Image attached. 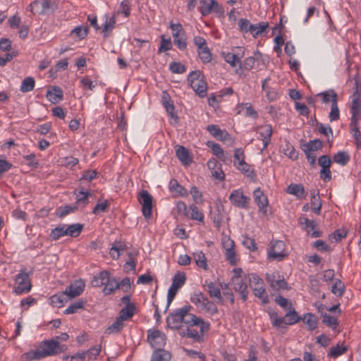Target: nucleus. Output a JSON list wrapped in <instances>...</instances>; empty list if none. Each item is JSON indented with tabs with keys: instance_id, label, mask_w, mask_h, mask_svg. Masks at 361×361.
Masks as SVG:
<instances>
[{
	"instance_id": "nucleus-1",
	"label": "nucleus",
	"mask_w": 361,
	"mask_h": 361,
	"mask_svg": "<svg viewBox=\"0 0 361 361\" xmlns=\"http://www.w3.org/2000/svg\"><path fill=\"white\" fill-rule=\"evenodd\" d=\"M66 345H61L57 340H45L39 343V349L27 352L23 356L28 361L39 360L46 357L58 355L66 351Z\"/></svg>"
},
{
	"instance_id": "nucleus-2",
	"label": "nucleus",
	"mask_w": 361,
	"mask_h": 361,
	"mask_svg": "<svg viewBox=\"0 0 361 361\" xmlns=\"http://www.w3.org/2000/svg\"><path fill=\"white\" fill-rule=\"evenodd\" d=\"M268 314L272 326L276 329H285L287 326L295 324L301 319L295 310H290L283 317H279L275 311H269Z\"/></svg>"
},
{
	"instance_id": "nucleus-3",
	"label": "nucleus",
	"mask_w": 361,
	"mask_h": 361,
	"mask_svg": "<svg viewBox=\"0 0 361 361\" xmlns=\"http://www.w3.org/2000/svg\"><path fill=\"white\" fill-rule=\"evenodd\" d=\"M192 310L191 305H184L181 307L180 312L182 313V324H185L187 326H200L202 331H209L210 329V324L205 322L201 317L190 313Z\"/></svg>"
},
{
	"instance_id": "nucleus-4",
	"label": "nucleus",
	"mask_w": 361,
	"mask_h": 361,
	"mask_svg": "<svg viewBox=\"0 0 361 361\" xmlns=\"http://www.w3.org/2000/svg\"><path fill=\"white\" fill-rule=\"evenodd\" d=\"M190 301L201 311L212 316L218 312L215 303L208 299L202 292H195L190 295Z\"/></svg>"
},
{
	"instance_id": "nucleus-5",
	"label": "nucleus",
	"mask_w": 361,
	"mask_h": 361,
	"mask_svg": "<svg viewBox=\"0 0 361 361\" xmlns=\"http://www.w3.org/2000/svg\"><path fill=\"white\" fill-rule=\"evenodd\" d=\"M249 281L254 295L260 299L263 304H267L269 300L264 287V281L255 274L250 275Z\"/></svg>"
},
{
	"instance_id": "nucleus-6",
	"label": "nucleus",
	"mask_w": 361,
	"mask_h": 361,
	"mask_svg": "<svg viewBox=\"0 0 361 361\" xmlns=\"http://www.w3.org/2000/svg\"><path fill=\"white\" fill-rule=\"evenodd\" d=\"M16 286L13 288V293L17 295L27 293L31 290L32 283L30 276L25 270H20L16 276Z\"/></svg>"
},
{
	"instance_id": "nucleus-7",
	"label": "nucleus",
	"mask_w": 361,
	"mask_h": 361,
	"mask_svg": "<svg viewBox=\"0 0 361 361\" xmlns=\"http://www.w3.org/2000/svg\"><path fill=\"white\" fill-rule=\"evenodd\" d=\"M266 281L274 291L290 289L284 276L278 271L267 273Z\"/></svg>"
},
{
	"instance_id": "nucleus-8",
	"label": "nucleus",
	"mask_w": 361,
	"mask_h": 361,
	"mask_svg": "<svg viewBox=\"0 0 361 361\" xmlns=\"http://www.w3.org/2000/svg\"><path fill=\"white\" fill-rule=\"evenodd\" d=\"M188 81L191 87L200 97H204L207 95V84L202 78L197 71H192L188 76Z\"/></svg>"
},
{
	"instance_id": "nucleus-9",
	"label": "nucleus",
	"mask_w": 361,
	"mask_h": 361,
	"mask_svg": "<svg viewBox=\"0 0 361 361\" xmlns=\"http://www.w3.org/2000/svg\"><path fill=\"white\" fill-rule=\"evenodd\" d=\"M285 247L286 244L283 241H272L268 250V257L273 259H277L279 261L282 260L285 257L287 256Z\"/></svg>"
},
{
	"instance_id": "nucleus-10",
	"label": "nucleus",
	"mask_w": 361,
	"mask_h": 361,
	"mask_svg": "<svg viewBox=\"0 0 361 361\" xmlns=\"http://www.w3.org/2000/svg\"><path fill=\"white\" fill-rule=\"evenodd\" d=\"M138 201L142 205V212L145 219L152 217V197L147 191L142 190L138 196Z\"/></svg>"
},
{
	"instance_id": "nucleus-11",
	"label": "nucleus",
	"mask_w": 361,
	"mask_h": 361,
	"mask_svg": "<svg viewBox=\"0 0 361 361\" xmlns=\"http://www.w3.org/2000/svg\"><path fill=\"white\" fill-rule=\"evenodd\" d=\"M229 200L236 207L246 209L248 207L250 198L242 190H234L229 195Z\"/></svg>"
},
{
	"instance_id": "nucleus-12",
	"label": "nucleus",
	"mask_w": 361,
	"mask_h": 361,
	"mask_svg": "<svg viewBox=\"0 0 361 361\" xmlns=\"http://www.w3.org/2000/svg\"><path fill=\"white\" fill-rule=\"evenodd\" d=\"M147 340L153 348L159 349L165 344V335L159 330H149Z\"/></svg>"
},
{
	"instance_id": "nucleus-13",
	"label": "nucleus",
	"mask_w": 361,
	"mask_h": 361,
	"mask_svg": "<svg viewBox=\"0 0 361 361\" xmlns=\"http://www.w3.org/2000/svg\"><path fill=\"white\" fill-rule=\"evenodd\" d=\"M253 197L255 202L259 207V211L264 215L267 213V207L269 205V201L267 197L264 195L260 188H257L253 192Z\"/></svg>"
},
{
	"instance_id": "nucleus-14",
	"label": "nucleus",
	"mask_w": 361,
	"mask_h": 361,
	"mask_svg": "<svg viewBox=\"0 0 361 361\" xmlns=\"http://www.w3.org/2000/svg\"><path fill=\"white\" fill-rule=\"evenodd\" d=\"M299 224L312 238H318L321 236L322 233L319 231L314 230L317 226V223L314 221L310 220L307 217L301 216L299 218Z\"/></svg>"
},
{
	"instance_id": "nucleus-15",
	"label": "nucleus",
	"mask_w": 361,
	"mask_h": 361,
	"mask_svg": "<svg viewBox=\"0 0 361 361\" xmlns=\"http://www.w3.org/2000/svg\"><path fill=\"white\" fill-rule=\"evenodd\" d=\"M181 308L177 309L175 311L169 313L166 318L167 326L173 329H179L181 331L182 326V313L180 312Z\"/></svg>"
},
{
	"instance_id": "nucleus-16",
	"label": "nucleus",
	"mask_w": 361,
	"mask_h": 361,
	"mask_svg": "<svg viewBox=\"0 0 361 361\" xmlns=\"http://www.w3.org/2000/svg\"><path fill=\"white\" fill-rule=\"evenodd\" d=\"M232 283L233 289L240 293L243 301H246L249 293L246 276L244 275V277L241 279H233Z\"/></svg>"
},
{
	"instance_id": "nucleus-17",
	"label": "nucleus",
	"mask_w": 361,
	"mask_h": 361,
	"mask_svg": "<svg viewBox=\"0 0 361 361\" xmlns=\"http://www.w3.org/2000/svg\"><path fill=\"white\" fill-rule=\"evenodd\" d=\"M207 166L211 171L213 178L219 180H224L225 179V173L221 169V164H220L216 159H210L207 161Z\"/></svg>"
},
{
	"instance_id": "nucleus-18",
	"label": "nucleus",
	"mask_w": 361,
	"mask_h": 361,
	"mask_svg": "<svg viewBox=\"0 0 361 361\" xmlns=\"http://www.w3.org/2000/svg\"><path fill=\"white\" fill-rule=\"evenodd\" d=\"M84 289L85 282L82 280H76L66 288L65 294L70 298H73L80 295Z\"/></svg>"
},
{
	"instance_id": "nucleus-19",
	"label": "nucleus",
	"mask_w": 361,
	"mask_h": 361,
	"mask_svg": "<svg viewBox=\"0 0 361 361\" xmlns=\"http://www.w3.org/2000/svg\"><path fill=\"white\" fill-rule=\"evenodd\" d=\"M259 139L263 142V149H266L271 142L273 130L270 124H265L258 127Z\"/></svg>"
},
{
	"instance_id": "nucleus-20",
	"label": "nucleus",
	"mask_w": 361,
	"mask_h": 361,
	"mask_svg": "<svg viewBox=\"0 0 361 361\" xmlns=\"http://www.w3.org/2000/svg\"><path fill=\"white\" fill-rule=\"evenodd\" d=\"M192 326H187L185 329H182L179 331V334L182 337H188L192 338L197 343H202L204 341V334L206 331H202L200 329V332L191 328Z\"/></svg>"
},
{
	"instance_id": "nucleus-21",
	"label": "nucleus",
	"mask_w": 361,
	"mask_h": 361,
	"mask_svg": "<svg viewBox=\"0 0 361 361\" xmlns=\"http://www.w3.org/2000/svg\"><path fill=\"white\" fill-rule=\"evenodd\" d=\"M224 249L226 250V259L231 265L236 264L235 252L234 250V242L230 239L223 243Z\"/></svg>"
},
{
	"instance_id": "nucleus-22",
	"label": "nucleus",
	"mask_w": 361,
	"mask_h": 361,
	"mask_svg": "<svg viewBox=\"0 0 361 361\" xmlns=\"http://www.w3.org/2000/svg\"><path fill=\"white\" fill-rule=\"evenodd\" d=\"M47 99L52 104H57L63 99V90L56 86L49 90L46 94Z\"/></svg>"
},
{
	"instance_id": "nucleus-23",
	"label": "nucleus",
	"mask_w": 361,
	"mask_h": 361,
	"mask_svg": "<svg viewBox=\"0 0 361 361\" xmlns=\"http://www.w3.org/2000/svg\"><path fill=\"white\" fill-rule=\"evenodd\" d=\"M310 195H311L310 204H311L312 209L315 214H319L321 212V208H322V200L319 195V192L317 190H312L310 192Z\"/></svg>"
},
{
	"instance_id": "nucleus-24",
	"label": "nucleus",
	"mask_w": 361,
	"mask_h": 361,
	"mask_svg": "<svg viewBox=\"0 0 361 361\" xmlns=\"http://www.w3.org/2000/svg\"><path fill=\"white\" fill-rule=\"evenodd\" d=\"M110 275V272L104 270L100 271L98 274L95 275L91 281V285L93 287H101L104 286L105 283L108 281V277Z\"/></svg>"
},
{
	"instance_id": "nucleus-25",
	"label": "nucleus",
	"mask_w": 361,
	"mask_h": 361,
	"mask_svg": "<svg viewBox=\"0 0 361 361\" xmlns=\"http://www.w3.org/2000/svg\"><path fill=\"white\" fill-rule=\"evenodd\" d=\"M169 188L171 192H176L177 195L181 197H185L188 195V190L183 186L179 184L178 180L176 179H172L170 180Z\"/></svg>"
},
{
	"instance_id": "nucleus-26",
	"label": "nucleus",
	"mask_w": 361,
	"mask_h": 361,
	"mask_svg": "<svg viewBox=\"0 0 361 361\" xmlns=\"http://www.w3.org/2000/svg\"><path fill=\"white\" fill-rule=\"evenodd\" d=\"M286 192L300 199L305 197L306 195L305 188L302 184H290L288 186Z\"/></svg>"
},
{
	"instance_id": "nucleus-27",
	"label": "nucleus",
	"mask_w": 361,
	"mask_h": 361,
	"mask_svg": "<svg viewBox=\"0 0 361 361\" xmlns=\"http://www.w3.org/2000/svg\"><path fill=\"white\" fill-rule=\"evenodd\" d=\"M108 281H106L104 284V287L103 288V293L105 295H108L116 291L119 288V286L118 285V281L114 277H111V274L108 277Z\"/></svg>"
},
{
	"instance_id": "nucleus-28",
	"label": "nucleus",
	"mask_w": 361,
	"mask_h": 361,
	"mask_svg": "<svg viewBox=\"0 0 361 361\" xmlns=\"http://www.w3.org/2000/svg\"><path fill=\"white\" fill-rule=\"evenodd\" d=\"M317 96L320 97L322 98V102L325 104L331 102V104L336 102H338V94L333 89L322 92L319 93Z\"/></svg>"
},
{
	"instance_id": "nucleus-29",
	"label": "nucleus",
	"mask_w": 361,
	"mask_h": 361,
	"mask_svg": "<svg viewBox=\"0 0 361 361\" xmlns=\"http://www.w3.org/2000/svg\"><path fill=\"white\" fill-rule=\"evenodd\" d=\"M176 151V156L183 164L188 165L192 162V159L189 156V152L185 147L178 145Z\"/></svg>"
},
{
	"instance_id": "nucleus-30",
	"label": "nucleus",
	"mask_w": 361,
	"mask_h": 361,
	"mask_svg": "<svg viewBox=\"0 0 361 361\" xmlns=\"http://www.w3.org/2000/svg\"><path fill=\"white\" fill-rule=\"evenodd\" d=\"M91 194L88 191H80L76 195L75 204L78 206V209L85 208L89 203V196Z\"/></svg>"
},
{
	"instance_id": "nucleus-31",
	"label": "nucleus",
	"mask_w": 361,
	"mask_h": 361,
	"mask_svg": "<svg viewBox=\"0 0 361 361\" xmlns=\"http://www.w3.org/2000/svg\"><path fill=\"white\" fill-rule=\"evenodd\" d=\"M207 130L215 138L218 140H225V137L228 135L226 132H224L216 125H209L207 126Z\"/></svg>"
},
{
	"instance_id": "nucleus-32",
	"label": "nucleus",
	"mask_w": 361,
	"mask_h": 361,
	"mask_svg": "<svg viewBox=\"0 0 361 361\" xmlns=\"http://www.w3.org/2000/svg\"><path fill=\"white\" fill-rule=\"evenodd\" d=\"M65 291L55 294L49 298L50 304L55 307H61L67 302Z\"/></svg>"
},
{
	"instance_id": "nucleus-33",
	"label": "nucleus",
	"mask_w": 361,
	"mask_h": 361,
	"mask_svg": "<svg viewBox=\"0 0 361 361\" xmlns=\"http://www.w3.org/2000/svg\"><path fill=\"white\" fill-rule=\"evenodd\" d=\"M83 228V225L80 224H74L66 227L65 225L66 235L76 238L80 235Z\"/></svg>"
},
{
	"instance_id": "nucleus-34",
	"label": "nucleus",
	"mask_w": 361,
	"mask_h": 361,
	"mask_svg": "<svg viewBox=\"0 0 361 361\" xmlns=\"http://www.w3.org/2000/svg\"><path fill=\"white\" fill-rule=\"evenodd\" d=\"M350 113L353 116H361V100L358 94L355 93L352 101Z\"/></svg>"
},
{
	"instance_id": "nucleus-35",
	"label": "nucleus",
	"mask_w": 361,
	"mask_h": 361,
	"mask_svg": "<svg viewBox=\"0 0 361 361\" xmlns=\"http://www.w3.org/2000/svg\"><path fill=\"white\" fill-rule=\"evenodd\" d=\"M300 320H302L308 326V329L310 331L314 330L317 328V318L312 313L305 314Z\"/></svg>"
},
{
	"instance_id": "nucleus-36",
	"label": "nucleus",
	"mask_w": 361,
	"mask_h": 361,
	"mask_svg": "<svg viewBox=\"0 0 361 361\" xmlns=\"http://www.w3.org/2000/svg\"><path fill=\"white\" fill-rule=\"evenodd\" d=\"M124 326L123 322L116 317L115 322L105 330V334L110 335L120 332Z\"/></svg>"
},
{
	"instance_id": "nucleus-37",
	"label": "nucleus",
	"mask_w": 361,
	"mask_h": 361,
	"mask_svg": "<svg viewBox=\"0 0 361 361\" xmlns=\"http://www.w3.org/2000/svg\"><path fill=\"white\" fill-rule=\"evenodd\" d=\"M79 210L78 206L73 204V205H66L60 207L56 209V216L59 218H63L71 213H73Z\"/></svg>"
},
{
	"instance_id": "nucleus-38",
	"label": "nucleus",
	"mask_w": 361,
	"mask_h": 361,
	"mask_svg": "<svg viewBox=\"0 0 361 361\" xmlns=\"http://www.w3.org/2000/svg\"><path fill=\"white\" fill-rule=\"evenodd\" d=\"M322 146L323 142L320 140H313L304 144L302 149L303 151L314 152L321 149Z\"/></svg>"
},
{
	"instance_id": "nucleus-39",
	"label": "nucleus",
	"mask_w": 361,
	"mask_h": 361,
	"mask_svg": "<svg viewBox=\"0 0 361 361\" xmlns=\"http://www.w3.org/2000/svg\"><path fill=\"white\" fill-rule=\"evenodd\" d=\"M171 355L166 350L156 349L152 355L151 361H168L170 359Z\"/></svg>"
},
{
	"instance_id": "nucleus-40",
	"label": "nucleus",
	"mask_w": 361,
	"mask_h": 361,
	"mask_svg": "<svg viewBox=\"0 0 361 361\" xmlns=\"http://www.w3.org/2000/svg\"><path fill=\"white\" fill-rule=\"evenodd\" d=\"M35 85V79L32 77H27L22 81L20 90L22 92H30L34 90Z\"/></svg>"
},
{
	"instance_id": "nucleus-41",
	"label": "nucleus",
	"mask_w": 361,
	"mask_h": 361,
	"mask_svg": "<svg viewBox=\"0 0 361 361\" xmlns=\"http://www.w3.org/2000/svg\"><path fill=\"white\" fill-rule=\"evenodd\" d=\"M190 214H189V218H190L192 220H196L200 222H203L204 221V214L202 212H201L197 207L195 204L190 205L189 207Z\"/></svg>"
},
{
	"instance_id": "nucleus-42",
	"label": "nucleus",
	"mask_w": 361,
	"mask_h": 361,
	"mask_svg": "<svg viewBox=\"0 0 361 361\" xmlns=\"http://www.w3.org/2000/svg\"><path fill=\"white\" fill-rule=\"evenodd\" d=\"M234 166L238 171H241L243 174L246 175L248 177L253 176L255 175L254 170L252 169L251 166L245 161H243L242 163L235 162Z\"/></svg>"
},
{
	"instance_id": "nucleus-43",
	"label": "nucleus",
	"mask_w": 361,
	"mask_h": 361,
	"mask_svg": "<svg viewBox=\"0 0 361 361\" xmlns=\"http://www.w3.org/2000/svg\"><path fill=\"white\" fill-rule=\"evenodd\" d=\"M85 302L82 300H79L68 306L64 311L65 314H70L76 313L80 309H83Z\"/></svg>"
},
{
	"instance_id": "nucleus-44",
	"label": "nucleus",
	"mask_w": 361,
	"mask_h": 361,
	"mask_svg": "<svg viewBox=\"0 0 361 361\" xmlns=\"http://www.w3.org/2000/svg\"><path fill=\"white\" fill-rule=\"evenodd\" d=\"M66 235V229L65 224L60 225L55 228L52 229L50 232L49 237L53 240H57L60 238L65 236Z\"/></svg>"
},
{
	"instance_id": "nucleus-45",
	"label": "nucleus",
	"mask_w": 361,
	"mask_h": 361,
	"mask_svg": "<svg viewBox=\"0 0 361 361\" xmlns=\"http://www.w3.org/2000/svg\"><path fill=\"white\" fill-rule=\"evenodd\" d=\"M198 56L204 63H209L212 59V53L207 45L197 50Z\"/></svg>"
},
{
	"instance_id": "nucleus-46",
	"label": "nucleus",
	"mask_w": 361,
	"mask_h": 361,
	"mask_svg": "<svg viewBox=\"0 0 361 361\" xmlns=\"http://www.w3.org/2000/svg\"><path fill=\"white\" fill-rule=\"evenodd\" d=\"M346 350L347 348L345 345H340L338 344L330 349L327 356L332 358H336L338 356L344 354L346 352Z\"/></svg>"
},
{
	"instance_id": "nucleus-47",
	"label": "nucleus",
	"mask_w": 361,
	"mask_h": 361,
	"mask_svg": "<svg viewBox=\"0 0 361 361\" xmlns=\"http://www.w3.org/2000/svg\"><path fill=\"white\" fill-rule=\"evenodd\" d=\"M200 6L199 7V11L202 16H206L212 11V0H200Z\"/></svg>"
},
{
	"instance_id": "nucleus-48",
	"label": "nucleus",
	"mask_w": 361,
	"mask_h": 361,
	"mask_svg": "<svg viewBox=\"0 0 361 361\" xmlns=\"http://www.w3.org/2000/svg\"><path fill=\"white\" fill-rule=\"evenodd\" d=\"M135 307H126L123 308L120 312L119 316L117 317L122 322H124L131 318L135 314Z\"/></svg>"
},
{
	"instance_id": "nucleus-49",
	"label": "nucleus",
	"mask_w": 361,
	"mask_h": 361,
	"mask_svg": "<svg viewBox=\"0 0 361 361\" xmlns=\"http://www.w3.org/2000/svg\"><path fill=\"white\" fill-rule=\"evenodd\" d=\"M207 291L212 298H215L219 301L222 300L220 288L213 282L209 283L207 285Z\"/></svg>"
},
{
	"instance_id": "nucleus-50",
	"label": "nucleus",
	"mask_w": 361,
	"mask_h": 361,
	"mask_svg": "<svg viewBox=\"0 0 361 361\" xmlns=\"http://www.w3.org/2000/svg\"><path fill=\"white\" fill-rule=\"evenodd\" d=\"M239 54H235L233 53H223L224 59L226 62L229 63L232 67H235L237 64H239L240 56H238Z\"/></svg>"
},
{
	"instance_id": "nucleus-51",
	"label": "nucleus",
	"mask_w": 361,
	"mask_h": 361,
	"mask_svg": "<svg viewBox=\"0 0 361 361\" xmlns=\"http://www.w3.org/2000/svg\"><path fill=\"white\" fill-rule=\"evenodd\" d=\"M350 160V157L346 152H338L333 157V161L342 166H345Z\"/></svg>"
},
{
	"instance_id": "nucleus-52",
	"label": "nucleus",
	"mask_w": 361,
	"mask_h": 361,
	"mask_svg": "<svg viewBox=\"0 0 361 361\" xmlns=\"http://www.w3.org/2000/svg\"><path fill=\"white\" fill-rule=\"evenodd\" d=\"M269 24L266 22H260L255 25H253L254 30H251L250 32L254 37H257L262 34L264 31L267 30Z\"/></svg>"
},
{
	"instance_id": "nucleus-53",
	"label": "nucleus",
	"mask_w": 361,
	"mask_h": 361,
	"mask_svg": "<svg viewBox=\"0 0 361 361\" xmlns=\"http://www.w3.org/2000/svg\"><path fill=\"white\" fill-rule=\"evenodd\" d=\"M89 28L86 27L78 26L71 32V35L75 36L76 37L82 39L87 35Z\"/></svg>"
},
{
	"instance_id": "nucleus-54",
	"label": "nucleus",
	"mask_w": 361,
	"mask_h": 361,
	"mask_svg": "<svg viewBox=\"0 0 361 361\" xmlns=\"http://www.w3.org/2000/svg\"><path fill=\"white\" fill-rule=\"evenodd\" d=\"M194 259L196 264L202 268L204 270L208 269V266L207 264V259L204 254L202 252H200L194 255Z\"/></svg>"
},
{
	"instance_id": "nucleus-55",
	"label": "nucleus",
	"mask_w": 361,
	"mask_h": 361,
	"mask_svg": "<svg viewBox=\"0 0 361 361\" xmlns=\"http://www.w3.org/2000/svg\"><path fill=\"white\" fill-rule=\"evenodd\" d=\"M115 24H116V20H115L114 17H111L110 18H108L106 17V21H105L104 24L103 25V29H102V32L104 33V37H106L109 35V32H111L113 30Z\"/></svg>"
},
{
	"instance_id": "nucleus-56",
	"label": "nucleus",
	"mask_w": 361,
	"mask_h": 361,
	"mask_svg": "<svg viewBox=\"0 0 361 361\" xmlns=\"http://www.w3.org/2000/svg\"><path fill=\"white\" fill-rule=\"evenodd\" d=\"M169 27L172 31L173 38L176 39V37H179V35H184V34H185V32L180 23L175 24L171 22L169 24Z\"/></svg>"
},
{
	"instance_id": "nucleus-57",
	"label": "nucleus",
	"mask_w": 361,
	"mask_h": 361,
	"mask_svg": "<svg viewBox=\"0 0 361 361\" xmlns=\"http://www.w3.org/2000/svg\"><path fill=\"white\" fill-rule=\"evenodd\" d=\"M172 49V43L171 38L166 39L164 35L161 36V39L160 42V46L158 49V53L161 54L162 52L171 50Z\"/></svg>"
},
{
	"instance_id": "nucleus-58",
	"label": "nucleus",
	"mask_w": 361,
	"mask_h": 361,
	"mask_svg": "<svg viewBox=\"0 0 361 361\" xmlns=\"http://www.w3.org/2000/svg\"><path fill=\"white\" fill-rule=\"evenodd\" d=\"M110 204L108 200L98 202L92 210V213L97 215L102 212H105L109 208Z\"/></svg>"
},
{
	"instance_id": "nucleus-59",
	"label": "nucleus",
	"mask_w": 361,
	"mask_h": 361,
	"mask_svg": "<svg viewBox=\"0 0 361 361\" xmlns=\"http://www.w3.org/2000/svg\"><path fill=\"white\" fill-rule=\"evenodd\" d=\"M330 121H336L340 118V111L338 106V102L331 104V111L329 115Z\"/></svg>"
},
{
	"instance_id": "nucleus-60",
	"label": "nucleus",
	"mask_w": 361,
	"mask_h": 361,
	"mask_svg": "<svg viewBox=\"0 0 361 361\" xmlns=\"http://www.w3.org/2000/svg\"><path fill=\"white\" fill-rule=\"evenodd\" d=\"M185 275L183 272L176 274L173 278L172 285L180 288L185 283Z\"/></svg>"
},
{
	"instance_id": "nucleus-61",
	"label": "nucleus",
	"mask_w": 361,
	"mask_h": 361,
	"mask_svg": "<svg viewBox=\"0 0 361 361\" xmlns=\"http://www.w3.org/2000/svg\"><path fill=\"white\" fill-rule=\"evenodd\" d=\"M332 293L337 295V296H341L344 293L345 291V285L344 283L340 281L336 280L334 283V286L331 288Z\"/></svg>"
},
{
	"instance_id": "nucleus-62",
	"label": "nucleus",
	"mask_w": 361,
	"mask_h": 361,
	"mask_svg": "<svg viewBox=\"0 0 361 361\" xmlns=\"http://www.w3.org/2000/svg\"><path fill=\"white\" fill-rule=\"evenodd\" d=\"M179 289H180L179 288L171 284V287L169 288V289L168 290L167 304H166V307L165 309V312H166L168 310L171 302L173 300V299Z\"/></svg>"
},
{
	"instance_id": "nucleus-63",
	"label": "nucleus",
	"mask_w": 361,
	"mask_h": 361,
	"mask_svg": "<svg viewBox=\"0 0 361 361\" xmlns=\"http://www.w3.org/2000/svg\"><path fill=\"white\" fill-rule=\"evenodd\" d=\"M169 70L173 73L181 74L186 71V67L180 62H171L169 64Z\"/></svg>"
},
{
	"instance_id": "nucleus-64",
	"label": "nucleus",
	"mask_w": 361,
	"mask_h": 361,
	"mask_svg": "<svg viewBox=\"0 0 361 361\" xmlns=\"http://www.w3.org/2000/svg\"><path fill=\"white\" fill-rule=\"evenodd\" d=\"M322 322L333 329H335L338 326L337 318L326 314L323 315Z\"/></svg>"
}]
</instances>
